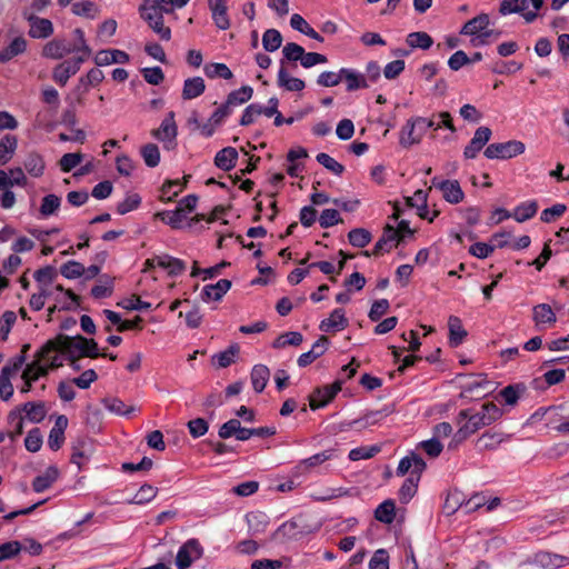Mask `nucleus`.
<instances>
[{"label":"nucleus","instance_id":"obj_1","mask_svg":"<svg viewBox=\"0 0 569 569\" xmlns=\"http://www.w3.org/2000/svg\"><path fill=\"white\" fill-rule=\"evenodd\" d=\"M57 351L64 353L72 363L82 357L97 358L100 356L97 342L82 336L59 335L46 342L41 348L40 356H49L50 352Z\"/></svg>","mask_w":569,"mask_h":569},{"label":"nucleus","instance_id":"obj_2","mask_svg":"<svg viewBox=\"0 0 569 569\" xmlns=\"http://www.w3.org/2000/svg\"><path fill=\"white\" fill-rule=\"evenodd\" d=\"M501 415V409L492 402L485 403L481 410L476 413H470L469 410H461L458 415L459 422L462 419H467V422L460 427L458 432L462 433L463 437L472 435L479 429L491 425L499 419Z\"/></svg>","mask_w":569,"mask_h":569},{"label":"nucleus","instance_id":"obj_3","mask_svg":"<svg viewBox=\"0 0 569 569\" xmlns=\"http://www.w3.org/2000/svg\"><path fill=\"white\" fill-rule=\"evenodd\" d=\"M435 126L433 118L413 117L406 121L399 132V143L402 148L419 144L428 128Z\"/></svg>","mask_w":569,"mask_h":569},{"label":"nucleus","instance_id":"obj_4","mask_svg":"<svg viewBox=\"0 0 569 569\" xmlns=\"http://www.w3.org/2000/svg\"><path fill=\"white\" fill-rule=\"evenodd\" d=\"M542 3L543 0H502L499 12L502 16L521 13L527 22H532Z\"/></svg>","mask_w":569,"mask_h":569},{"label":"nucleus","instance_id":"obj_5","mask_svg":"<svg viewBox=\"0 0 569 569\" xmlns=\"http://www.w3.org/2000/svg\"><path fill=\"white\" fill-rule=\"evenodd\" d=\"M526 151V144L519 140H509L506 142H496L485 149V157L488 159H511L522 154Z\"/></svg>","mask_w":569,"mask_h":569},{"label":"nucleus","instance_id":"obj_6","mask_svg":"<svg viewBox=\"0 0 569 569\" xmlns=\"http://www.w3.org/2000/svg\"><path fill=\"white\" fill-rule=\"evenodd\" d=\"M177 134L178 127L174 120L173 111L168 112L160 127L151 131V136L162 142L166 149H172L176 147Z\"/></svg>","mask_w":569,"mask_h":569},{"label":"nucleus","instance_id":"obj_7","mask_svg":"<svg viewBox=\"0 0 569 569\" xmlns=\"http://www.w3.org/2000/svg\"><path fill=\"white\" fill-rule=\"evenodd\" d=\"M203 555V548L197 539L187 540L178 550L176 566L178 569H188Z\"/></svg>","mask_w":569,"mask_h":569},{"label":"nucleus","instance_id":"obj_8","mask_svg":"<svg viewBox=\"0 0 569 569\" xmlns=\"http://www.w3.org/2000/svg\"><path fill=\"white\" fill-rule=\"evenodd\" d=\"M26 20L29 22L28 34L33 39H47L53 34L54 28L51 20L40 18L33 13H23Z\"/></svg>","mask_w":569,"mask_h":569},{"label":"nucleus","instance_id":"obj_9","mask_svg":"<svg viewBox=\"0 0 569 569\" xmlns=\"http://www.w3.org/2000/svg\"><path fill=\"white\" fill-rule=\"evenodd\" d=\"M431 183L432 187L441 191L443 199L449 203H460L465 198V193L458 180H439L438 178H433Z\"/></svg>","mask_w":569,"mask_h":569},{"label":"nucleus","instance_id":"obj_10","mask_svg":"<svg viewBox=\"0 0 569 569\" xmlns=\"http://www.w3.org/2000/svg\"><path fill=\"white\" fill-rule=\"evenodd\" d=\"M86 57H77L71 61H63L57 64L52 71V79L61 87L66 86L68 80L74 76L79 70Z\"/></svg>","mask_w":569,"mask_h":569},{"label":"nucleus","instance_id":"obj_11","mask_svg":"<svg viewBox=\"0 0 569 569\" xmlns=\"http://www.w3.org/2000/svg\"><path fill=\"white\" fill-rule=\"evenodd\" d=\"M341 390V382L336 381L331 386H325L323 388L316 389L309 397V405L311 409H318L325 407L330 402L336 395Z\"/></svg>","mask_w":569,"mask_h":569},{"label":"nucleus","instance_id":"obj_12","mask_svg":"<svg viewBox=\"0 0 569 569\" xmlns=\"http://www.w3.org/2000/svg\"><path fill=\"white\" fill-rule=\"evenodd\" d=\"M491 129L488 127H479L463 150L466 159H475L478 152L488 143L491 138Z\"/></svg>","mask_w":569,"mask_h":569},{"label":"nucleus","instance_id":"obj_13","mask_svg":"<svg viewBox=\"0 0 569 569\" xmlns=\"http://www.w3.org/2000/svg\"><path fill=\"white\" fill-rule=\"evenodd\" d=\"M532 320L537 329H548L557 322V316L548 303H539L532 308Z\"/></svg>","mask_w":569,"mask_h":569},{"label":"nucleus","instance_id":"obj_14","mask_svg":"<svg viewBox=\"0 0 569 569\" xmlns=\"http://www.w3.org/2000/svg\"><path fill=\"white\" fill-rule=\"evenodd\" d=\"M427 465L423 459L417 455L416 452H411L410 455L402 458L397 468V475L405 476L410 472V475H421L426 469Z\"/></svg>","mask_w":569,"mask_h":569},{"label":"nucleus","instance_id":"obj_15","mask_svg":"<svg viewBox=\"0 0 569 569\" xmlns=\"http://www.w3.org/2000/svg\"><path fill=\"white\" fill-rule=\"evenodd\" d=\"M152 263L167 270L169 276H178L186 270V263L182 260L169 254H161L151 258L149 264Z\"/></svg>","mask_w":569,"mask_h":569},{"label":"nucleus","instance_id":"obj_16","mask_svg":"<svg viewBox=\"0 0 569 569\" xmlns=\"http://www.w3.org/2000/svg\"><path fill=\"white\" fill-rule=\"evenodd\" d=\"M399 230L391 224H387L383 229L381 238L375 244L372 254L379 256L382 251H390L395 243H399Z\"/></svg>","mask_w":569,"mask_h":569},{"label":"nucleus","instance_id":"obj_17","mask_svg":"<svg viewBox=\"0 0 569 569\" xmlns=\"http://www.w3.org/2000/svg\"><path fill=\"white\" fill-rule=\"evenodd\" d=\"M329 346V339L326 336H321L312 346V348L300 355L298 358V366L299 367H307L308 365L312 363L316 359H318L320 356H322Z\"/></svg>","mask_w":569,"mask_h":569},{"label":"nucleus","instance_id":"obj_18","mask_svg":"<svg viewBox=\"0 0 569 569\" xmlns=\"http://www.w3.org/2000/svg\"><path fill=\"white\" fill-rule=\"evenodd\" d=\"M348 319L341 308L335 309L327 319L320 322L319 329L325 332L340 331L347 328Z\"/></svg>","mask_w":569,"mask_h":569},{"label":"nucleus","instance_id":"obj_19","mask_svg":"<svg viewBox=\"0 0 569 569\" xmlns=\"http://www.w3.org/2000/svg\"><path fill=\"white\" fill-rule=\"evenodd\" d=\"M41 349L36 353V359L31 363L27 365L23 372L22 379L29 381H37L40 377H44L48 373V367L43 363V359L48 356H40Z\"/></svg>","mask_w":569,"mask_h":569},{"label":"nucleus","instance_id":"obj_20","mask_svg":"<svg viewBox=\"0 0 569 569\" xmlns=\"http://www.w3.org/2000/svg\"><path fill=\"white\" fill-rule=\"evenodd\" d=\"M71 52V48L66 44L64 40L53 39L43 46L41 54L47 59L60 60Z\"/></svg>","mask_w":569,"mask_h":569},{"label":"nucleus","instance_id":"obj_21","mask_svg":"<svg viewBox=\"0 0 569 569\" xmlns=\"http://www.w3.org/2000/svg\"><path fill=\"white\" fill-rule=\"evenodd\" d=\"M231 288V281L220 279L214 284H207L202 289L201 298L203 301H219Z\"/></svg>","mask_w":569,"mask_h":569},{"label":"nucleus","instance_id":"obj_22","mask_svg":"<svg viewBox=\"0 0 569 569\" xmlns=\"http://www.w3.org/2000/svg\"><path fill=\"white\" fill-rule=\"evenodd\" d=\"M129 54L119 49L100 50L94 57L97 66H109L111 63H127Z\"/></svg>","mask_w":569,"mask_h":569},{"label":"nucleus","instance_id":"obj_23","mask_svg":"<svg viewBox=\"0 0 569 569\" xmlns=\"http://www.w3.org/2000/svg\"><path fill=\"white\" fill-rule=\"evenodd\" d=\"M92 453L91 443L86 438H79L72 446L71 462L81 469Z\"/></svg>","mask_w":569,"mask_h":569},{"label":"nucleus","instance_id":"obj_24","mask_svg":"<svg viewBox=\"0 0 569 569\" xmlns=\"http://www.w3.org/2000/svg\"><path fill=\"white\" fill-rule=\"evenodd\" d=\"M212 19L220 30H227L230 27V20L227 14L226 0H209Z\"/></svg>","mask_w":569,"mask_h":569},{"label":"nucleus","instance_id":"obj_25","mask_svg":"<svg viewBox=\"0 0 569 569\" xmlns=\"http://www.w3.org/2000/svg\"><path fill=\"white\" fill-rule=\"evenodd\" d=\"M60 472L56 466H50L46 471L36 477L32 481V489L36 492H43L49 489L59 478Z\"/></svg>","mask_w":569,"mask_h":569},{"label":"nucleus","instance_id":"obj_26","mask_svg":"<svg viewBox=\"0 0 569 569\" xmlns=\"http://www.w3.org/2000/svg\"><path fill=\"white\" fill-rule=\"evenodd\" d=\"M535 561L543 568L557 569L568 566L569 557L542 551L536 555Z\"/></svg>","mask_w":569,"mask_h":569},{"label":"nucleus","instance_id":"obj_27","mask_svg":"<svg viewBox=\"0 0 569 569\" xmlns=\"http://www.w3.org/2000/svg\"><path fill=\"white\" fill-rule=\"evenodd\" d=\"M302 536V530L296 521L282 523L272 535V539L278 542L295 540Z\"/></svg>","mask_w":569,"mask_h":569},{"label":"nucleus","instance_id":"obj_28","mask_svg":"<svg viewBox=\"0 0 569 569\" xmlns=\"http://www.w3.org/2000/svg\"><path fill=\"white\" fill-rule=\"evenodd\" d=\"M489 23V16L487 13H480L463 24L460 34L475 36L477 38L479 33L488 28Z\"/></svg>","mask_w":569,"mask_h":569},{"label":"nucleus","instance_id":"obj_29","mask_svg":"<svg viewBox=\"0 0 569 569\" xmlns=\"http://www.w3.org/2000/svg\"><path fill=\"white\" fill-rule=\"evenodd\" d=\"M284 61L281 60V68L278 71L277 82L280 87L284 88L288 91H301L305 88V81L291 77L286 68L283 67Z\"/></svg>","mask_w":569,"mask_h":569},{"label":"nucleus","instance_id":"obj_30","mask_svg":"<svg viewBox=\"0 0 569 569\" xmlns=\"http://www.w3.org/2000/svg\"><path fill=\"white\" fill-rule=\"evenodd\" d=\"M250 379L254 391L261 393L270 379L269 368L264 365H256L251 370Z\"/></svg>","mask_w":569,"mask_h":569},{"label":"nucleus","instance_id":"obj_31","mask_svg":"<svg viewBox=\"0 0 569 569\" xmlns=\"http://www.w3.org/2000/svg\"><path fill=\"white\" fill-rule=\"evenodd\" d=\"M448 328L450 346L458 347L467 337V331L465 330L461 320L456 316H450L448 319Z\"/></svg>","mask_w":569,"mask_h":569},{"label":"nucleus","instance_id":"obj_32","mask_svg":"<svg viewBox=\"0 0 569 569\" xmlns=\"http://www.w3.org/2000/svg\"><path fill=\"white\" fill-rule=\"evenodd\" d=\"M206 90L204 80L201 77L189 78L183 83L182 98L191 100L201 96Z\"/></svg>","mask_w":569,"mask_h":569},{"label":"nucleus","instance_id":"obj_33","mask_svg":"<svg viewBox=\"0 0 569 569\" xmlns=\"http://www.w3.org/2000/svg\"><path fill=\"white\" fill-rule=\"evenodd\" d=\"M238 152L232 147L221 149L214 157V164L224 170L229 171L236 166Z\"/></svg>","mask_w":569,"mask_h":569},{"label":"nucleus","instance_id":"obj_34","mask_svg":"<svg viewBox=\"0 0 569 569\" xmlns=\"http://www.w3.org/2000/svg\"><path fill=\"white\" fill-rule=\"evenodd\" d=\"M27 50V41L23 37L14 38L8 47L0 50V61L8 62L12 58L22 54Z\"/></svg>","mask_w":569,"mask_h":569},{"label":"nucleus","instance_id":"obj_35","mask_svg":"<svg viewBox=\"0 0 569 569\" xmlns=\"http://www.w3.org/2000/svg\"><path fill=\"white\" fill-rule=\"evenodd\" d=\"M342 80L346 81L347 90L353 91L361 88H367L368 83L366 77L352 69L342 68Z\"/></svg>","mask_w":569,"mask_h":569},{"label":"nucleus","instance_id":"obj_36","mask_svg":"<svg viewBox=\"0 0 569 569\" xmlns=\"http://www.w3.org/2000/svg\"><path fill=\"white\" fill-rule=\"evenodd\" d=\"M290 26L292 29L315 39L319 42H323V38L305 20V18L298 13L291 16Z\"/></svg>","mask_w":569,"mask_h":569},{"label":"nucleus","instance_id":"obj_37","mask_svg":"<svg viewBox=\"0 0 569 569\" xmlns=\"http://www.w3.org/2000/svg\"><path fill=\"white\" fill-rule=\"evenodd\" d=\"M139 12L148 24L163 19V13H166L161 8L152 3L151 0H143L139 7Z\"/></svg>","mask_w":569,"mask_h":569},{"label":"nucleus","instance_id":"obj_38","mask_svg":"<svg viewBox=\"0 0 569 569\" xmlns=\"http://www.w3.org/2000/svg\"><path fill=\"white\" fill-rule=\"evenodd\" d=\"M421 475H410L402 486L399 489V499L401 502H409L412 497L416 495L418 489V483L420 481Z\"/></svg>","mask_w":569,"mask_h":569},{"label":"nucleus","instance_id":"obj_39","mask_svg":"<svg viewBox=\"0 0 569 569\" xmlns=\"http://www.w3.org/2000/svg\"><path fill=\"white\" fill-rule=\"evenodd\" d=\"M538 211V203L536 200H530L517 206L512 212V218L518 222H525L531 219Z\"/></svg>","mask_w":569,"mask_h":569},{"label":"nucleus","instance_id":"obj_40","mask_svg":"<svg viewBox=\"0 0 569 569\" xmlns=\"http://www.w3.org/2000/svg\"><path fill=\"white\" fill-rule=\"evenodd\" d=\"M157 219H160L164 223L169 224L173 229L181 228L182 221L186 218L182 207H177L173 211H161L154 214Z\"/></svg>","mask_w":569,"mask_h":569},{"label":"nucleus","instance_id":"obj_41","mask_svg":"<svg viewBox=\"0 0 569 569\" xmlns=\"http://www.w3.org/2000/svg\"><path fill=\"white\" fill-rule=\"evenodd\" d=\"M18 140L14 136L7 134L0 140V166L8 163L16 152Z\"/></svg>","mask_w":569,"mask_h":569},{"label":"nucleus","instance_id":"obj_42","mask_svg":"<svg viewBox=\"0 0 569 569\" xmlns=\"http://www.w3.org/2000/svg\"><path fill=\"white\" fill-rule=\"evenodd\" d=\"M333 456H335V450H332V449L325 450V451L316 453L307 459H303L302 461H300L298 468L302 472H308L313 467L319 466V465L323 463L325 461L333 458Z\"/></svg>","mask_w":569,"mask_h":569},{"label":"nucleus","instance_id":"obj_43","mask_svg":"<svg viewBox=\"0 0 569 569\" xmlns=\"http://www.w3.org/2000/svg\"><path fill=\"white\" fill-rule=\"evenodd\" d=\"M246 518L249 530L253 535L263 532L269 523L268 516L260 511L249 512Z\"/></svg>","mask_w":569,"mask_h":569},{"label":"nucleus","instance_id":"obj_44","mask_svg":"<svg viewBox=\"0 0 569 569\" xmlns=\"http://www.w3.org/2000/svg\"><path fill=\"white\" fill-rule=\"evenodd\" d=\"M23 166L27 172L36 178L41 177L46 168L42 157L34 152L27 156Z\"/></svg>","mask_w":569,"mask_h":569},{"label":"nucleus","instance_id":"obj_45","mask_svg":"<svg viewBox=\"0 0 569 569\" xmlns=\"http://www.w3.org/2000/svg\"><path fill=\"white\" fill-rule=\"evenodd\" d=\"M505 439L506 436L501 432L487 431L478 438L477 445L480 449L493 450L502 443Z\"/></svg>","mask_w":569,"mask_h":569},{"label":"nucleus","instance_id":"obj_46","mask_svg":"<svg viewBox=\"0 0 569 569\" xmlns=\"http://www.w3.org/2000/svg\"><path fill=\"white\" fill-rule=\"evenodd\" d=\"M204 74L210 79L222 78L229 80L233 77L232 71L226 63H207L203 68Z\"/></svg>","mask_w":569,"mask_h":569},{"label":"nucleus","instance_id":"obj_47","mask_svg":"<svg viewBox=\"0 0 569 569\" xmlns=\"http://www.w3.org/2000/svg\"><path fill=\"white\" fill-rule=\"evenodd\" d=\"M396 505L391 499L385 500L380 503L376 511L375 517L378 521L383 523H391L395 520Z\"/></svg>","mask_w":569,"mask_h":569},{"label":"nucleus","instance_id":"obj_48","mask_svg":"<svg viewBox=\"0 0 569 569\" xmlns=\"http://www.w3.org/2000/svg\"><path fill=\"white\" fill-rule=\"evenodd\" d=\"M61 206V198L57 194L50 193L42 198L39 208L40 216L43 218L54 214Z\"/></svg>","mask_w":569,"mask_h":569},{"label":"nucleus","instance_id":"obj_49","mask_svg":"<svg viewBox=\"0 0 569 569\" xmlns=\"http://www.w3.org/2000/svg\"><path fill=\"white\" fill-rule=\"evenodd\" d=\"M22 410L26 418L31 422H40L44 419L47 411L42 402H27L23 405Z\"/></svg>","mask_w":569,"mask_h":569},{"label":"nucleus","instance_id":"obj_50","mask_svg":"<svg viewBox=\"0 0 569 569\" xmlns=\"http://www.w3.org/2000/svg\"><path fill=\"white\" fill-rule=\"evenodd\" d=\"M303 341V337L300 332L289 331L280 335L273 342L272 348L282 349L287 346H299Z\"/></svg>","mask_w":569,"mask_h":569},{"label":"nucleus","instance_id":"obj_51","mask_svg":"<svg viewBox=\"0 0 569 569\" xmlns=\"http://www.w3.org/2000/svg\"><path fill=\"white\" fill-rule=\"evenodd\" d=\"M348 239L353 247L365 248L370 243L372 236L367 229L356 228L349 231Z\"/></svg>","mask_w":569,"mask_h":569},{"label":"nucleus","instance_id":"obj_52","mask_svg":"<svg viewBox=\"0 0 569 569\" xmlns=\"http://www.w3.org/2000/svg\"><path fill=\"white\" fill-rule=\"evenodd\" d=\"M282 37L276 29H268L262 36V46L266 51L273 52L281 47Z\"/></svg>","mask_w":569,"mask_h":569},{"label":"nucleus","instance_id":"obj_53","mask_svg":"<svg viewBox=\"0 0 569 569\" xmlns=\"http://www.w3.org/2000/svg\"><path fill=\"white\" fill-rule=\"evenodd\" d=\"M407 43L411 48H420L427 50L432 46L433 40L427 32L418 31L408 34Z\"/></svg>","mask_w":569,"mask_h":569},{"label":"nucleus","instance_id":"obj_54","mask_svg":"<svg viewBox=\"0 0 569 569\" xmlns=\"http://www.w3.org/2000/svg\"><path fill=\"white\" fill-rule=\"evenodd\" d=\"M72 12L76 16L93 19L98 13V8H97L96 3L91 0H82V1L76 2L72 6Z\"/></svg>","mask_w":569,"mask_h":569},{"label":"nucleus","instance_id":"obj_55","mask_svg":"<svg viewBox=\"0 0 569 569\" xmlns=\"http://www.w3.org/2000/svg\"><path fill=\"white\" fill-rule=\"evenodd\" d=\"M253 90L249 86H242L240 89L229 93L226 104L230 108L232 104H241L251 99Z\"/></svg>","mask_w":569,"mask_h":569},{"label":"nucleus","instance_id":"obj_56","mask_svg":"<svg viewBox=\"0 0 569 569\" xmlns=\"http://www.w3.org/2000/svg\"><path fill=\"white\" fill-rule=\"evenodd\" d=\"M141 156L144 160V163L150 167L154 168L160 162V151L157 144L154 143H148L141 148Z\"/></svg>","mask_w":569,"mask_h":569},{"label":"nucleus","instance_id":"obj_57","mask_svg":"<svg viewBox=\"0 0 569 569\" xmlns=\"http://www.w3.org/2000/svg\"><path fill=\"white\" fill-rule=\"evenodd\" d=\"M12 375L9 368H2L0 372V398L3 401H8L13 395V386L10 381Z\"/></svg>","mask_w":569,"mask_h":569},{"label":"nucleus","instance_id":"obj_58","mask_svg":"<svg viewBox=\"0 0 569 569\" xmlns=\"http://www.w3.org/2000/svg\"><path fill=\"white\" fill-rule=\"evenodd\" d=\"M158 489L151 485H142L136 496L132 499V502L142 505L151 501L157 496Z\"/></svg>","mask_w":569,"mask_h":569},{"label":"nucleus","instance_id":"obj_59","mask_svg":"<svg viewBox=\"0 0 569 569\" xmlns=\"http://www.w3.org/2000/svg\"><path fill=\"white\" fill-rule=\"evenodd\" d=\"M84 270L83 264L78 261H68L60 269L61 274L67 279L79 278L84 273Z\"/></svg>","mask_w":569,"mask_h":569},{"label":"nucleus","instance_id":"obj_60","mask_svg":"<svg viewBox=\"0 0 569 569\" xmlns=\"http://www.w3.org/2000/svg\"><path fill=\"white\" fill-rule=\"evenodd\" d=\"M317 161L337 176H340L345 170L341 163L325 152L317 154Z\"/></svg>","mask_w":569,"mask_h":569},{"label":"nucleus","instance_id":"obj_61","mask_svg":"<svg viewBox=\"0 0 569 569\" xmlns=\"http://www.w3.org/2000/svg\"><path fill=\"white\" fill-rule=\"evenodd\" d=\"M342 81L341 69L339 72L323 71L317 78V83L321 87H335Z\"/></svg>","mask_w":569,"mask_h":569},{"label":"nucleus","instance_id":"obj_62","mask_svg":"<svg viewBox=\"0 0 569 569\" xmlns=\"http://www.w3.org/2000/svg\"><path fill=\"white\" fill-rule=\"evenodd\" d=\"M141 202V198L137 194H129L117 206V212L119 214H126L139 207Z\"/></svg>","mask_w":569,"mask_h":569},{"label":"nucleus","instance_id":"obj_63","mask_svg":"<svg viewBox=\"0 0 569 569\" xmlns=\"http://www.w3.org/2000/svg\"><path fill=\"white\" fill-rule=\"evenodd\" d=\"M24 446L28 451L37 452L42 446V436L38 428L30 430L24 439Z\"/></svg>","mask_w":569,"mask_h":569},{"label":"nucleus","instance_id":"obj_64","mask_svg":"<svg viewBox=\"0 0 569 569\" xmlns=\"http://www.w3.org/2000/svg\"><path fill=\"white\" fill-rule=\"evenodd\" d=\"M369 569H389V555L385 549H378L369 561Z\"/></svg>","mask_w":569,"mask_h":569}]
</instances>
